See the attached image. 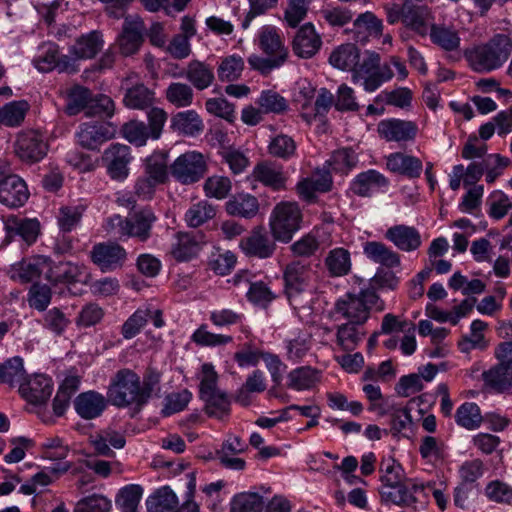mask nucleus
<instances>
[{"mask_svg":"<svg viewBox=\"0 0 512 512\" xmlns=\"http://www.w3.org/2000/svg\"><path fill=\"white\" fill-rule=\"evenodd\" d=\"M159 381L160 375L156 372H150L141 382L134 371L121 369L111 379L107 391L108 401L118 408L130 407L137 413L148 402Z\"/></svg>","mask_w":512,"mask_h":512,"instance_id":"nucleus-1","label":"nucleus"},{"mask_svg":"<svg viewBox=\"0 0 512 512\" xmlns=\"http://www.w3.org/2000/svg\"><path fill=\"white\" fill-rule=\"evenodd\" d=\"M512 53V40L497 34L488 42L466 49L464 56L469 66L480 73L494 71L503 66Z\"/></svg>","mask_w":512,"mask_h":512,"instance_id":"nucleus-2","label":"nucleus"},{"mask_svg":"<svg viewBox=\"0 0 512 512\" xmlns=\"http://www.w3.org/2000/svg\"><path fill=\"white\" fill-rule=\"evenodd\" d=\"M373 308L383 311L385 304L371 284L358 293L348 292L337 299L334 304V313L347 322L365 325Z\"/></svg>","mask_w":512,"mask_h":512,"instance_id":"nucleus-3","label":"nucleus"},{"mask_svg":"<svg viewBox=\"0 0 512 512\" xmlns=\"http://www.w3.org/2000/svg\"><path fill=\"white\" fill-rule=\"evenodd\" d=\"M392 77L393 72L389 64L381 65V57L377 52L366 50L362 54L359 53L357 64L352 72V80L353 82L362 80L365 91H375Z\"/></svg>","mask_w":512,"mask_h":512,"instance_id":"nucleus-4","label":"nucleus"},{"mask_svg":"<svg viewBox=\"0 0 512 512\" xmlns=\"http://www.w3.org/2000/svg\"><path fill=\"white\" fill-rule=\"evenodd\" d=\"M301 211L296 203L282 202L272 212L270 227L273 237L281 242H289L300 228Z\"/></svg>","mask_w":512,"mask_h":512,"instance_id":"nucleus-5","label":"nucleus"},{"mask_svg":"<svg viewBox=\"0 0 512 512\" xmlns=\"http://www.w3.org/2000/svg\"><path fill=\"white\" fill-rule=\"evenodd\" d=\"M207 157L198 151H187L170 166L171 175L183 185L200 181L207 173Z\"/></svg>","mask_w":512,"mask_h":512,"instance_id":"nucleus-6","label":"nucleus"},{"mask_svg":"<svg viewBox=\"0 0 512 512\" xmlns=\"http://www.w3.org/2000/svg\"><path fill=\"white\" fill-rule=\"evenodd\" d=\"M419 492H424V487L414 479H408L398 484L381 485L379 489L382 502L406 507L417 503L418 499L414 494Z\"/></svg>","mask_w":512,"mask_h":512,"instance_id":"nucleus-7","label":"nucleus"},{"mask_svg":"<svg viewBox=\"0 0 512 512\" xmlns=\"http://www.w3.org/2000/svg\"><path fill=\"white\" fill-rule=\"evenodd\" d=\"M133 157L127 145L111 144L102 155V162L112 180L124 181L129 175V164Z\"/></svg>","mask_w":512,"mask_h":512,"instance_id":"nucleus-8","label":"nucleus"},{"mask_svg":"<svg viewBox=\"0 0 512 512\" xmlns=\"http://www.w3.org/2000/svg\"><path fill=\"white\" fill-rule=\"evenodd\" d=\"M434 16L430 7L421 0L404 1V26L424 37L433 26Z\"/></svg>","mask_w":512,"mask_h":512,"instance_id":"nucleus-9","label":"nucleus"},{"mask_svg":"<svg viewBox=\"0 0 512 512\" xmlns=\"http://www.w3.org/2000/svg\"><path fill=\"white\" fill-rule=\"evenodd\" d=\"M116 126L111 122H87L79 126L76 134L78 143L86 149L96 150L104 142L115 137Z\"/></svg>","mask_w":512,"mask_h":512,"instance_id":"nucleus-10","label":"nucleus"},{"mask_svg":"<svg viewBox=\"0 0 512 512\" xmlns=\"http://www.w3.org/2000/svg\"><path fill=\"white\" fill-rule=\"evenodd\" d=\"M251 178L273 191H283L287 188L288 174L281 164L274 161L264 160L257 163Z\"/></svg>","mask_w":512,"mask_h":512,"instance_id":"nucleus-11","label":"nucleus"},{"mask_svg":"<svg viewBox=\"0 0 512 512\" xmlns=\"http://www.w3.org/2000/svg\"><path fill=\"white\" fill-rule=\"evenodd\" d=\"M377 132L388 142L408 143L416 139L418 126L413 121L390 118L379 122Z\"/></svg>","mask_w":512,"mask_h":512,"instance_id":"nucleus-12","label":"nucleus"},{"mask_svg":"<svg viewBox=\"0 0 512 512\" xmlns=\"http://www.w3.org/2000/svg\"><path fill=\"white\" fill-rule=\"evenodd\" d=\"M91 260L103 272L121 268L127 258L126 250L115 242L98 243L93 246Z\"/></svg>","mask_w":512,"mask_h":512,"instance_id":"nucleus-13","label":"nucleus"},{"mask_svg":"<svg viewBox=\"0 0 512 512\" xmlns=\"http://www.w3.org/2000/svg\"><path fill=\"white\" fill-rule=\"evenodd\" d=\"M47 151V145L42 136L33 130L22 132L15 142V153L26 162L41 160Z\"/></svg>","mask_w":512,"mask_h":512,"instance_id":"nucleus-14","label":"nucleus"},{"mask_svg":"<svg viewBox=\"0 0 512 512\" xmlns=\"http://www.w3.org/2000/svg\"><path fill=\"white\" fill-rule=\"evenodd\" d=\"M48 268L49 258L36 256L11 265L8 274L12 280L26 284L38 280L42 274L46 275Z\"/></svg>","mask_w":512,"mask_h":512,"instance_id":"nucleus-15","label":"nucleus"},{"mask_svg":"<svg viewBox=\"0 0 512 512\" xmlns=\"http://www.w3.org/2000/svg\"><path fill=\"white\" fill-rule=\"evenodd\" d=\"M239 246L247 256L260 259L270 258L276 249L275 242L260 227L253 229L249 235L243 237Z\"/></svg>","mask_w":512,"mask_h":512,"instance_id":"nucleus-16","label":"nucleus"},{"mask_svg":"<svg viewBox=\"0 0 512 512\" xmlns=\"http://www.w3.org/2000/svg\"><path fill=\"white\" fill-rule=\"evenodd\" d=\"M53 385L51 379L43 374L25 376V380L20 384L19 393L32 404L45 403L51 396Z\"/></svg>","mask_w":512,"mask_h":512,"instance_id":"nucleus-17","label":"nucleus"},{"mask_svg":"<svg viewBox=\"0 0 512 512\" xmlns=\"http://www.w3.org/2000/svg\"><path fill=\"white\" fill-rule=\"evenodd\" d=\"M157 217L150 207L141 208L126 217V237L146 242L152 235V227Z\"/></svg>","mask_w":512,"mask_h":512,"instance_id":"nucleus-18","label":"nucleus"},{"mask_svg":"<svg viewBox=\"0 0 512 512\" xmlns=\"http://www.w3.org/2000/svg\"><path fill=\"white\" fill-rule=\"evenodd\" d=\"M29 192L26 183L17 175H4L0 180V202L16 208L24 205Z\"/></svg>","mask_w":512,"mask_h":512,"instance_id":"nucleus-19","label":"nucleus"},{"mask_svg":"<svg viewBox=\"0 0 512 512\" xmlns=\"http://www.w3.org/2000/svg\"><path fill=\"white\" fill-rule=\"evenodd\" d=\"M144 22L139 18L126 17L122 33L118 37L120 51L129 56L136 53L143 43Z\"/></svg>","mask_w":512,"mask_h":512,"instance_id":"nucleus-20","label":"nucleus"},{"mask_svg":"<svg viewBox=\"0 0 512 512\" xmlns=\"http://www.w3.org/2000/svg\"><path fill=\"white\" fill-rule=\"evenodd\" d=\"M286 293L289 297L303 292L312 278V269L308 263L293 261L284 270Z\"/></svg>","mask_w":512,"mask_h":512,"instance_id":"nucleus-21","label":"nucleus"},{"mask_svg":"<svg viewBox=\"0 0 512 512\" xmlns=\"http://www.w3.org/2000/svg\"><path fill=\"white\" fill-rule=\"evenodd\" d=\"M332 185V176L328 170H316L310 177L303 178L297 183L296 191L301 199L311 202L315 199L317 192H328Z\"/></svg>","mask_w":512,"mask_h":512,"instance_id":"nucleus-22","label":"nucleus"},{"mask_svg":"<svg viewBox=\"0 0 512 512\" xmlns=\"http://www.w3.org/2000/svg\"><path fill=\"white\" fill-rule=\"evenodd\" d=\"M258 46L261 51L269 56L286 62L288 58V49L284 41L274 26H263L258 34Z\"/></svg>","mask_w":512,"mask_h":512,"instance_id":"nucleus-23","label":"nucleus"},{"mask_svg":"<svg viewBox=\"0 0 512 512\" xmlns=\"http://www.w3.org/2000/svg\"><path fill=\"white\" fill-rule=\"evenodd\" d=\"M322 44L320 36L311 23H306L297 31L292 47L294 53L301 58H311L320 49Z\"/></svg>","mask_w":512,"mask_h":512,"instance_id":"nucleus-24","label":"nucleus"},{"mask_svg":"<svg viewBox=\"0 0 512 512\" xmlns=\"http://www.w3.org/2000/svg\"><path fill=\"white\" fill-rule=\"evenodd\" d=\"M386 168L396 174L410 179L419 178L422 170V161L412 155L394 152L386 157Z\"/></svg>","mask_w":512,"mask_h":512,"instance_id":"nucleus-25","label":"nucleus"},{"mask_svg":"<svg viewBox=\"0 0 512 512\" xmlns=\"http://www.w3.org/2000/svg\"><path fill=\"white\" fill-rule=\"evenodd\" d=\"M483 380L497 392H512V357L484 371Z\"/></svg>","mask_w":512,"mask_h":512,"instance_id":"nucleus-26","label":"nucleus"},{"mask_svg":"<svg viewBox=\"0 0 512 512\" xmlns=\"http://www.w3.org/2000/svg\"><path fill=\"white\" fill-rule=\"evenodd\" d=\"M108 398L96 391L80 393L75 401L74 407L77 414L86 420L99 417L107 407Z\"/></svg>","mask_w":512,"mask_h":512,"instance_id":"nucleus-27","label":"nucleus"},{"mask_svg":"<svg viewBox=\"0 0 512 512\" xmlns=\"http://www.w3.org/2000/svg\"><path fill=\"white\" fill-rule=\"evenodd\" d=\"M398 249L410 252L421 246V236L418 230L411 226L395 225L390 227L385 234Z\"/></svg>","mask_w":512,"mask_h":512,"instance_id":"nucleus-28","label":"nucleus"},{"mask_svg":"<svg viewBox=\"0 0 512 512\" xmlns=\"http://www.w3.org/2000/svg\"><path fill=\"white\" fill-rule=\"evenodd\" d=\"M103 44L102 34L94 30L79 36L70 47L69 52L76 59H92L101 51Z\"/></svg>","mask_w":512,"mask_h":512,"instance_id":"nucleus-29","label":"nucleus"},{"mask_svg":"<svg viewBox=\"0 0 512 512\" xmlns=\"http://www.w3.org/2000/svg\"><path fill=\"white\" fill-rule=\"evenodd\" d=\"M365 325L344 322L336 328V345L345 352L354 351L366 336Z\"/></svg>","mask_w":512,"mask_h":512,"instance_id":"nucleus-30","label":"nucleus"},{"mask_svg":"<svg viewBox=\"0 0 512 512\" xmlns=\"http://www.w3.org/2000/svg\"><path fill=\"white\" fill-rule=\"evenodd\" d=\"M184 76L190 84L199 91L210 87L215 80L213 67L198 59H193L188 62Z\"/></svg>","mask_w":512,"mask_h":512,"instance_id":"nucleus-31","label":"nucleus"},{"mask_svg":"<svg viewBox=\"0 0 512 512\" xmlns=\"http://www.w3.org/2000/svg\"><path fill=\"white\" fill-rule=\"evenodd\" d=\"M354 39L366 43L369 38H379L383 32L382 21L372 12L360 14L354 21Z\"/></svg>","mask_w":512,"mask_h":512,"instance_id":"nucleus-32","label":"nucleus"},{"mask_svg":"<svg viewBox=\"0 0 512 512\" xmlns=\"http://www.w3.org/2000/svg\"><path fill=\"white\" fill-rule=\"evenodd\" d=\"M132 79L133 77L129 76L124 80L126 93L123 101L125 105L140 110L150 107L154 102V92L140 83L132 85Z\"/></svg>","mask_w":512,"mask_h":512,"instance_id":"nucleus-33","label":"nucleus"},{"mask_svg":"<svg viewBox=\"0 0 512 512\" xmlns=\"http://www.w3.org/2000/svg\"><path fill=\"white\" fill-rule=\"evenodd\" d=\"M389 185V180L380 172L374 169L358 174L351 184L354 194L361 197H370L376 188H383Z\"/></svg>","mask_w":512,"mask_h":512,"instance_id":"nucleus-34","label":"nucleus"},{"mask_svg":"<svg viewBox=\"0 0 512 512\" xmlns=\"http://www.w3.org/2000/svg\"><path fill=\"white\" fill-rule=\"evenodd\" d=\"M428 34L432 43L445 51H457L460 47L459 33L453 27L433 24Z\"/></svg>","mask_w":512,"mask_h":512,"instance_id":"nucleus-35","label":"nucleus"},{"mask_svg":"<svg viewBox=\"0 0 512 512\" xmlns=\"http://www.w3.org/2000/svg\"><path fill=\"white\" fill-rule=\"evenodd\" d=\"M324 264L331 277L345 276L351 270L350 253L345 248H334L328 252Z\"/></svg>","mask_w":512,"mask_h":512,"instance_id":"nucleus-36","label":"nucleus"},{"mask_svg":"<svg viewBox=\"0 0 512 512\" xmlns=\"http://www.w3.org/2000/svg\"><path fill=\"white\" fill-rule=\"evenodd\" d=\"M171 127L174 131L183 135L195 136L203 130L204 125L200 116L194 110H187L173 116Z\"/></svg>","mask_w":512,"mask_h":512,"instance_id":"nucleus-37","label":"nucleus"},{"mask_svg":"<svg viewBox=\"0 0 512 512\" xmlns=\"http://www.w3.org/2000/svg\"><path fill=\"white\" fill-rule=\"evenodd\" d=\"M200 250L196 236L187 232H178L176 242L172 245L171 254L177 261H188L195 257Z\"/></svg>","mask_w":512,"mask_h":512,"instance_id":"nucleus-38","label":"nucleus"},{"mask_svg":"<svg viewBox=\"0 0 512 512\" xmlns=\"http://www.w3.org/2000/svg\"><path fill=\"white\" fill-rule=\"evenodd\" d=\"M226 211L233 216L252 218L259 211L258 199L250 194H237L226 203Z\"/></svg>","mask_w":512,"mask_h":512,"instance_id":"nucleus-39","label":"nucleus"},{"mask_svg":"<svg viewBox=\"0 0 512 512\" xmlns=\"http://www.w3.org/2000/svg\"><path fill=\"white\" fill-rule=\"evenodd\" d=\"M82 267L71 262H61L52 266L49 260V268L46 271V279L53 283H74L80 281Z\"/></svg>","mask_w":512,"mask_h":512,"instance_id":"nucleus-40","label":"nucleus"},{"mask_svg":"<svg viewBox=\"0 0 512 512\" xmlns=\"http://www.w3.org/2000/svg\"><path fill=\"white\" fill-rule=\"evenodd\" d=\"M179 501L169 486L158 488L146 500L148 512H169L177 507Z\"/></svg>","mask_w":512,"mask_h":512,"instance_id":"nucleus-41","label":"nucleus"},{"mask_svg":"<svg viewBox=\"0 0 512 512\" xmlns=\"http://www.w3.org/2000/svg\"><path fill=\"white\" fill-rule=\"evenodd\" d=\"M30 105L26 100L12 101L0 108V124L7 127H18L25 119Z\"/></svg>","mask_w":512,"mask_h":512,"instance_id":"nucleus-42","label":"nucleus"},{"mask_svg":"<svg viewBox=\"0 0 512 512\" xmlns=\"http://www.w3.org/2000/svg\"><path fill=\"white\" fill-rule=\"evenodd\" d=\"M216 215V207L207 200L192 203L185 213V221L189 227L197 228Z\"/></svg>","mask_w":512,"mask_h":512,"instance_id":"nucleus-43","label":"nucleus"},{"mask_svg":"<svg viewBox=\"0 0 512 512\" xmlns=\"http://www.w3.org/2000/svg\"><path fill=\"white\" fill-rule=\"evenodd\" d=\"M359 53V49L354 44H344L331 53L329 62L338 69L353 72L359 58Z\"/></svg>","mask_w":512,"mask_h":512,"instance_id":"nucleus-44","label":"nucleus"},{"mask_svg":"<svg viewBox=\"0 0 512 512\" xmlns=\"http://www.w3.org/2000/svg\"><path fill=\"white\" fill-rule=\"evenodd\" d=\"M297 144L293 137L279 133L271 138L267 146L268 154L274 158L289 160L296 155Z\"/></svg>","mask_w":512,"mask_h":512,"instance_id":"nucleus-45","label":"nucleus"},{"mask_svg":"<svg viewBox=\"0 0 512 512\" xmlns=\"http://www.w3.org/2000/svg\"><path fill=\"white\" fill-rule=\"evenodd\" d=\"M26 372L23 360L20 357H13L0 364V383L15 387L25 380Z\"/></svg>","mask_w":512,"mask_h":512,"instance_id":"nucleus-46","label":"nucleus"},{"mask_svg":"<svg viewBox=\"0 0 512 512\" xmlns=\"http://www.w3.org/2000/svg\"><path fill=\"white\" fill-rule=\"evenodd\" d=\"M144 175L165 184L168 181L167 154L164 152H154L146 158L144 163Z\"/></svg>","mask_w":512,"mask_h":512,"instance_id":"nucleus-47","label":"nucleus"},{"mask_svg":"<svg viewBox=\"0 0 512 512\" xmlns=\"http://www.w3.org/2000/svg\"><path fill=\"white\" fill-rule=\"evenodd\" d=\"M287 378L288 388L297 391L308 390L319 381L318 371L309 366L293 369Z\"/></svg>","mask_w":512,"mask_h":512,"instance_id":"nucleus-48","label":"nucleus"},{"mask_svg":"<svg viewBox=\"0 0 512 512\" xmlns=\"http://www.w3.org/2000/svg\"><path fill=\"white\" fill-rule=\"evenodd\" d=\"M245 67L244 59L236 54L223 57L217 68L218 79L221 82L238 80Z\"/></svg>","mask_w":512,"mask_h":512,"instance_id":"nucleus-49","label":"nucleus"},{"mask_svg":"<svg viewBox=\"0 0 512 512\" xmlns=\"http://www.w3.org/2000/svg\"><path fill=\"white\" fill-rule=\"evenodd\" d=\"M364 253L369 259L387 267H396L400 264L399 255L380 242H367Z\"/></svg>","mask_w":512,"mask_h":512,"instance_id":"nucleus-50","label":"nucleus"},{"mask_svg":"<svg viewBox=\"0 0 512 512\" xmlns=\"http://www.w3.org/2000/svg\"><path fill=\"white\" fill-rule=\"evenodd\" d=\"M143 495V488L138 484H129L119 490L115 503L121 512H136Z\"/></svg>","mask_w":512,"mask_h":512,"instance_id":"nucleus-51","label":"nucleus"},{"mask_svg":"<svg viewBox=\"0 0 512 512\" xmlns=\"http://www.w3.org/2000/svg\"><path fill=\"white\" fill-rule=\"evenodd\" d=\"M166 100L177 108L188 107L193 103L194 91L191 85L172 82L165 90Z\"/></svg>","mask_w":512,"mask_h":512,"instance_id":"nucleus-52","label":"nucleus"},{"mask_svg":"<svg viewBox=\"0 0 512 512\" xmlns=\"http://www.w3.org/2000/svg\"><path fill=\"white\" fill-rule=\"evenodd\" d=\"M256 104L266 114H284L289 109L288 101L273 89L263 90Z\"/></svg>","mask_w":512,"mask_h":512,"instance_id":"nucleus-53","label":"nucleus"},{"mask_svg":"<svg viewBox=\"0 0 512 512\" xmlns=\"http://www.w3.org/2000/svg\"><path fill=\"white\" fill-rule=\"evenodd\" d=\"M263 497L256 492H241L233 496L230 512H262Z\"/></svg>","mask_w":512,"mask_h":512,"instance_id":"nucleus-54","label":"nucleus"},{"mask_svg":"<svg viewBox=\"0 0 512 512\" xmlns=\"http://www.w3.org/2000/svg\"><path fill=\"white\" fill-rule=\"evenodd\" d=\"M85 210L86 206L82 204L62 206L57 215L59 229L64 233L74 230L80 224Z\"/></svg>","mask_w":512,"mask_h":512,"instance_id":"nucleus-55","label":"nucleus"},{"mask_svg":"<svg viewBox=\"0 0 512 512\" xmlns=\"http://www.w3.org/2000/svg\"><path fill=\"white\" fill-rule=\"evenodd\" d=\"M205 403V411L209 416L222 419L228 415L230 410V401L225 392L219 390L209 394L207 397H201Z\"/></svg>","mask_w":512,"mask_h":512,"instance_id":"nucleus-56","label":"nucleus"},{"mask_svg":"<svg viewBox=\"0 0 512 512\" xmlns=\"http://www.w3.org/2000/svg\"><path fill=\"white\" fill-rule=\"evenodd\" d=\"M247 300L259 307L267 308L269 304L276 298L275 293L270 289L268 284L263 281L254 280L246 293Z\"/></svg>","mask_w":512,"mask_h":512,"instance_id":"nucleus-57","label":"nucleus"},{"mask_svg":"<svg viewBox=\"0 0 512 512\" xmlns=\"http://www.w3.org/2000/svg\"><path fill=\"white\" fill-rule=\"evenodd\" d=\"M91 444L95 448H123L126 444L125 435L121 431L107 428L90 436Z\"/></svg>","mask_w":512,"mask_h":512,"instance_id":"nucleus-58","label":"nucleus"},{"mask_svg":"<svg viewBox=\"0 0 512 512\" xmlns=\"http://www.w3.org/2000/svg\"><path fill=\"white\" fill-rule=\"evenodd\" d=\"M456 422L466 429H475L482 422L480 408L472 402L462 404L456 411Z\"/></svg>","mask_w":512,"mask_h":512,"instance_id":"nucleus-59","label":"nucleus"},{"mask_svg":"<svg viewBox=\"0 0 512 512\" xmlns=\"http://www.w3.org/2000/svg\"><path fill=\"white\" fill-rule=\"evenodd\" d=\"M91 99V92L89 89L82 86L73 87L67 99L65 111L68 115H76L82 110H87Z\"/></svg>","mask_w":512,"mask_h":512,"instance_id":"nucleus-60","label":"nucleus"},{"mask_svg":"<svg viewBox=\"0 0 512 512\" xmlns=\"http://www.w3.org/2000/svg\"><path fill=\"white\" fill-rule=\"evenodd\" d=\"M39 50V55L33 60L35 67L41 72H50L56 69L58 46L55 43H44Z\"/></svg>","mask_w":512,"mask_h":512,"instance_id":"nucleus-61","label":"nucleus"},{"mask_svg":"<svg viewBox=\"0 0 512 512\" xmlns=\"http://www.w3.org/2000/svg\"><path fill=\"white\" fill-rule=\"evenodd\" d=\"M111 508L110 499L100 494H92L80 499L73 512H109Z\"/></svg>","mask_w":512,"mask_h":512,"instance_id":"nucleus-62","label":"nucleus"},{"mask_svg":"<svg viewBox=\"0 0 512 512\" xmlns=\"http://www.w3.org/2000/svg\"><path fill=\"white\" fill-rule=\"evenodd\" d=\"M150 316V309L136 310L122 325L121 334L125 339H132L140 333Z\"/></svg>","mask_w":512,"mask_h":512,"instance_id":"nucleus-63","label":"nucleus"},{"mask_svg":"<svg viewBox=\"0 0 512 512\" xmlns=\"http://www.w3.org/2000/svg\"><path fill=\"white\" fill-rule=\"evenodd\" d=\"M199 379V396L207 397L211 393L219 391L218 388V374L211 363H204L201 367V372L198 375Z\"/></svg>","mask_w":512,"mask_h":512,"instance_id":"nucleus-64","label":"nucleus"}]
</instances>
